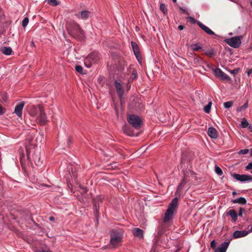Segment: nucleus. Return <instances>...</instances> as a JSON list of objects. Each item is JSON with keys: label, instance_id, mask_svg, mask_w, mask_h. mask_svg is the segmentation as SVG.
<instances>
[{"label": "nucleus", "instance_id": "37998d69", "mask_svg": "<svg viewBox=\"0 0 252 252\" xmlns=\"http://www.w3.org/2000/svg\"><path fill=\"white\" fill-rule=\"evenodd\" d=\"M233 102L232 101H227L224 103L223 106L225 108H230L233 105Z\"/></svg>", "mask_w": 252, "mask_h": 252}, {"label": "nucleus", "instance_id": "a18cd8bd", "mask_svg": "<svg viewBox=\"0 0 252 252\" xmlns=\"http://www.w3.org/2000/svg\"><path fill=\"white\" fill-rule=\"evenodd\" d=\"M29 23V18L28 17H25L22 21V26L23 28H25Z\"/></svg>", "mask_w": 252, "mask_h": 252}, {"label": "nucleus", "instance_id": "dca6fc26", "mask_svg": "<svg viewBox=\"0 0 252 252\" xmlns=\"http://www.w3.org/2000/svg\"><path fill=\"white\" fill-rule=\"evenodd\" d=\"M114 85L116 88L117 93L118 94L120 99H122L124 94V90L123 89L121 83L118 82L117 81H115Z\"/></svg>", "mask_w": 252, "mask_h": 252}, {"label": "nucleus", "instance_id": "c756f323", "mask_svg": "<svg viewBox=\"0 0 252 252\" xmlns=\"http://www.w3.org/2000/svg\"><path fill=\"white\" fill-rule=\"evenodd\" d=\"M91 12L88 10H83L80 13V17L82 19H86L89 18Z\"/></svg>", "mask_w": 252, "mask_h": 252}, {"label": "nucleus", "instance_id": "7ed1b4c3", "mask_svg": "<svg viewBox=\"0 0 252 252\" xmlns=\"http://www.w3.org/2000/svg\"><path fill=\"white\" fill-rule=\"evenodd\" d=\"M178 198L175 197L168 205L167 209L165 213L163 221L167 222L173 218V214L177 208Z\"/></svg>", "mask_w": 252, "mask_h": 252}, {"label": "nucleus", "instance_id": "338daca9", "mask_svg": "<svg viewBox=\"0 0 252 252\" xmlns=\"http://www.w3.org/2000/svg\"><path fill=\"white\" fill-rule=\"evenodd\" d=\"M35 252H51L48 250H42L41 251H36Z\"/></svg>", "mask_w": 252, "mask_h": 252}, {"label": "nucleus", "instance_id": "0e129e2a", "mask_svg": "<svg viewBox=\"0 0 252 252\" xmlns=\"http://www.w3.org/2000/svg\"><path fill=\"white\" fill-rule=\"evenodd\" d=\"M247 74L248 76H250V74L252 73V69H249L247 71Z\"/></svg>", "mask_w": 252, "mask_h": 252}, {"label": "nucleus", "instance_id": "72a5a7b5", "mask_svg": "<svg viewBox=\"0 0 252 252\" xmlns=\"http://www.w3.org/2000/svg\"><path fill=\"white\" fill-rule=\"evenodd\" d=\"M219 78H220L222 81L226 80L227 81H229L231 80L230 77L223 72H222Z\"/></svg>", "mask_w": 252, "mask_h": 252}, {"label": "nucleus", "instance_id": "0eeeda50", "mask_svg": "<svg viewBox=\"0 0 252 252\" xmlns=\"http://www.w3.org/2000/svg\"><path fill=\"white\" fill-rule=\"evenodd\" d=\"M102 203V198L99 196H97L93 198V205L94 209V215L98 220L99 218V210L100 205Z\"/></svg>", "mask_w": 252, "mask_h": 252}, {"label": "nucleus", "instance_id": "58836bf2", "mask_svg": "<svg viewBox=\"0 0 252 252\" xmlns=\"http://www.w3.org/2000/svg\"><path fill=\"white\" fill-rule=\"evenodd\" d=\"M248 101H247L246 102L244 105H243L241 106L238 107L237 108V111L241 112V111L247 109L248 108Z\"/></svg>", "mask_w": 252, "mask_h": 252}, {"label": "nucleus", "instance_id": "9b49d317", "mask_svg": "<svg viewBox=\"0 0 252 252\" xmlns=\"http://www.w3.org/2000/svg\"><path fill=\"white\" fill-rule=\"evenodd\" d=\"M122 129L125 134L129 136H138L139 135V132L135 133L132 128L127 125H125Z\"/></svg>", "mask_w": 252, "mask_h": 252}, {"label": "nucleus", "instance_id": "09e8293b", "mask_svg": "<svg viewBox=\"0 0 252 252\" xmlns=\"http://www.w3.org/2000/svg\"><path fill=\"white\" fill-rule=\"evenodd\" d=\"M240 68H236L233 70H229V71L232 74L235 75L237 74L240 71Z\"/></svg>", "mask_w": 252, "mask_h": 252}, {"label": "nucleus", "instance_id": "bf43d9fd", "mask_svg": "<svg viewBox=\"0 0 252 252\" xmlns=\"http://www.w3.org/2000/svg\"><path fill=\"white\" fill-rule=\"evenodd\" d=\"M186 161H187V160L186 159H185L184 158V157H183L182 159H181V167H183V165L185 164Z\"/></svg>", "mask_w": 252, "mask_h": 252}, {"label": "nucleus", "instance_id": "9d476101", "mask_svg": "<svg viewBox=\"0 0 252 252\" xmlns=\"http://www.w3.org/2000/svg\"><path fill=\"white\" fill-rule=\"evenodd\" d=\"M37 120L41 125H45L46 123L47 117L42 106H39V113L37 117Z\"/></svg>", "mask_w": 252, "mask_h": 252}, {"label": "nucleus", "instance_id": "412c9836", "mask_svg": "<svg viewBox=\"0 0 252 252\" xmlns=\"http://www.w3.org/2000/svg\"><path fill=\"white\" fill-rule=\"evenodd\" d=\"M207 134L212 138L216 139L218 137V132L213 127H210L208 128Z\"/></svg>", "mask_w": 252, "mask_h": 252}, {"label": "nucleus", "instance_id": "20e7f679", "mask_svg": "<svg viewBox=\"0 0 252 252\" xmlns=\"http://www.w3.org/2000/svg\"><path fill=\"white\" fill-rule=\"evenodd\" d=\"M123 233L119 230L113 229L110 234V243L114 246H117L121 243L122 241Z\"/></svg>", "mask_w": 252, "mask_h": 252}, {"label": "nucleus", "instance_id": "7c9ffc66", "mask_svg": "<svg viewBox=\"0 0 252 252\" xmlns=\"http://www.w3.org/2000/svg\"><path fill=\"white\" fill-rule=\"evenodd\" d=\"M20 159L21 165V166L22 167V168L23 169H24L26 167V161H25V155H24L23 152H22V153L20 152Z\"/></svg>", "mask_w": 252, "mask_h": 252}, {"label": "nucleus", "instance_id": "f8f14e48", "mask_svg": "<svg viewBox=\"0 0 252 252\" xmlns=\"http://www.w3.org/2000/svg\"><path fill=\"white\" fill-rule=\"evenodd\" d=\"M87 61L91 62L92 63H95L99 59L98 53L94 51L89 54L87 57Z\"/></svg>", "mask_w": 252, "mask_h": 252}, {"label": "nucleus", "instance_id": "e433bc0d", "mask_svg": "<svg viewBox=\"0 0 252 252\" xmlns=\"http://www.w3.org/2000/svg\"><path fill=\"white\" fill-rule=\"evenodd\" d=\"M159 8L164 15L167 13V9L165 4L161 3L160 4Z\"/></svg>", "mask_w": 252, "mask_h": 252}, {"label": "nucleus", "instance_id": "79ce46f5", "mask_svg": "<svg viewBox=\"0 0 252 252\" xmlns=\"http://www.w3.org/2000/svg\"><path fill=\"white\" fill-rule=\"evenodd\" d=\"M204 61L203 60V59L199 57V56H196V57L194 59V63H200L202 62H204Z\"/></svg>", "mask_w": 252, "mask_h": 252}, {"label": "nucleus", "instance_id": "4be33fe9", "mask_svg": "<svg viewBox=\"0 0 252 252\" xmlns=\"http://www.w3.org/2000/svg\"><path fill=\"white\" fill-rule=\"evenodd\" d=\"M226 216H230L232 218V220L233 222H235L238 218V214L234 209H231L229 212L226 213Z\"/></svg>", "mask_w": 252, "mask_h": 252}, {"label": "nucleus", "instance_id": "864d4df0", "mask_svg": "<svg viewBox=\"0 0 252 252\" xmlns=\"http://www.w3.org/2000/svg\"><path fill=\"white\" fill-rule=\"evenodd\" d=\"M132 74L133 76V77H132V80H133L137 77V73L135 69L132 70Z\"/></svg>", "mask_w": 252, "mask_h": 252}, {"label": "nucleus", "instance_id": "5fc2aeb1", "mask_svg": "<svg viewBox=\"0 0 252 252\" xmlns=\"http://www.w3.org/2000/svg\"><path fill=\"white\" fill-rule=\"evenodd\" d=\"M6 112V110L0 104V115H3Z\"/></svg>", "mask_w": 252, "mask_h": 252}, {"label": "nucleus", "instance_id": "3c124183", "mask_svg": "<svg viewBox=\"0 0 252 252\" xmlns=\"http://www.w3.org/2000/svg\"><path fill=\"white\" fill-rule=\"evenodd\" d=\"M249 151V150L248 149H243V150H241L240 151H239L238 152V154L239 155L246 154L248 153Z\"/></svg>", "mask_w": 252, "mask_h": 252}, {"label": "nucleus", "instance_id": "f257e3e1", "mask_svg": "<svg viewBox=\"0 0 252 252\" xmlns=\"http://www.w3.org/2000/svg\"><path fill=\"white\" fill-rule=\"evenodd\" d=\"M27 158L32 165L33 162L36 165H40L42 162L40 161V153L36 151L34 146L32 144L26 146Z\"/></svg>", "mask_w": 252, "mask_h": 252}, {"label": "nucleus", "instance_id": "6ab92c4d", "mask_svg": "<svg viewBox=\"0 0 252 252\" xmlns=\"http://www.w3.org/2000/svg\"><path fill=\"white\" fill-rule=\"evenodd\" d=\"M197 25L202 30L204 31L208 34L210 35H215V33L213 31H212L208 27L203 24L201 22H198L197 23Z\"/></svg>", "mask_w": 252, "mask_h": 252}, {"label": "nucleus", "instance_id": "774afa93", "mask_svg": "<svg viewBox=\"0 0 252 252\" xmlns=\"http://www.w3.org/2000/svg\"><path fill=\"white\" fill-rule=\"evenodd\" d=\"M248 129L251 132H252V125H250L249 126H248Z\"/></svg>", "mask_w": 252, "mask_h": 252}, {"label": "nucleus", "instance_id": "c85d7f7f", "mask_svg": "<svg viewBox=\"0 0 252 252\" xmlns=\"http://www.w3.org/2000/svg\"><path fill=\"white\" fill-rule=\"evenodd\" d=\"M35 135L36 136V141L37 142H41L42 140H43L44 137V134H43V133L42 132H37V131H35Z\"/></svg>", "mask_w": 252, "mask_h": 252}, {"label": "nucleus", "instance_id": "ddd939ff", "mask_svg": "<svg viewBox=\"0 0 252 252\" xmlns=\"http://www.w3.org/2000/svg\"><path fill=\"white\" fill-rule=\"evenodd\" d=\"M39 106L41 105H38V107H36L34 105H30L28 107V111L30 116L32 117H35L39 113Z\"/></svg>", "mask_w": 252, "mask_h": 252}, {"label": "nucleus", "instance_id": "a211bd4d", "mask_svg": "<svg viewBox=\"0 0 252 252\" xmlns=\"http://www.w3.org/2000/svg\"><path fill=\"white\" fill-rule=\"evenodd\" d=\"M250 231L244 230L242 231L236 230L233 232V237L234 238H238L247 236Z\"/></svg>", "mask_w": 252, "mask_h": 252}, {"label": "nucleus", "instance_id": "aec40b11", "mask_svg": "<svg viewBox=\"0 0 252 252\" xmlns=\"http://www.w3.org/2000/svg\"><path fill=\"white\" fill-rule=\"evenodd\" d=\"M132 234L135 236L139 239L143 238V230L139 228H134L132 230Z\"/></svg>", "mask_w": 252, "mask_h": 252}, {"label": "nucleus", "instance_id": "680f3d73", "mask_svg": "<svg viewBox=\"0 0 252 252\" xmlns=\"http://www.w3.org/2000/svg\"><path fill=\"white\" fill-rule=\"evenodd\" d=\"M88 189L86 187H84V188H82V194L86 193L88 192Z\"/></svg>", "mask_w": 252, "mask_h": 252}, {"label": "nucleus", "instance_id": "b1692460", "mask_svg": "<svg viewBox=\"0 0 252 252\" xmlns=\"http://www.w3.org/2000/svg\"><path fill=\"white\" fill-rule=\"evenodd\" d=\"M0 50L2 53L5 55H10L13 52L12 48L10 47H2Z\"/></svg>", "mask_w": 252, "mask_h": 252}, {"label": "nucleus", "instance_id": "603ef678", "mask_svg": "<svg viewBox=\"0 0 252 252\" xmlns=\"http://www.w3.org/2000/svg\"><path fill=\"white\" fill-rule=\"evenodd\" d=\"M84 64L87 67H90L93 63L91 62H89V61H87V58H86Z\"/></svg>", "mask_w": 252, "mask_h": 252}, {"label": "nucleus", "instance_id": "393cba45", "mask_svg": "<svg viewBox=\"0 0 252 252\" xmlns=\"http://www.w3.org/2000/svg\"><path fill=\"white\" fill-rule=\"evenodd\" d=\"M231 202L233 203H238L241 205H245L247 203V200L243 197H240L237 199H232Z\"/></svg>", "mask_w": 252, "mask_h": 252}, {"label": "nucleus", "instance_id": "2eb2a0df", "mask_svg": "<svg viewBox=\"0 0 252 252\" xmlns=\"http://www.w3.org/2000/svg\"><path fill=\"white\" fill-rule=\"evenodd\" d=\"M25 102L24 101L20 102L16 105L14 110V113L19 118L22 117V111L25 105Z\"/></svg>", "mask_w": 252, "mask_h": 252}, {"label": "nucleus", "instance_id": "ea45409f", "mask_svg": "<svg viewBox=\"0 0 252 252\" xmlns=\"http://www.w3.org/2000/svg\"><path fill=\"white\" fill-rule=\"evenodd\" d=\"M215 168V172L218 175L221 176L222 175V170L219 166L216 165Z\"/></svg>", "mask_w": 252, "mask_h": 252}, {"label": "nucleus", "instance_id": "c9c22d12", "mask_svg": "<svg viewBox=\"0 0 252 252\" xmlns=\"http://www.w3.org/2000/svg\"><path fill=\"white\" fill-rule=\"evenodd\" d=\"M47 3L50 5L55 6L58 5L59 4V2L57 0H46Z\"/></svg>", "mask_w": 252, "mask_h": 252}, {"label": "nucleus", "instance_id": "2f4dec72", "mask_svg": "<svg viewBox=\"0 0 252 252\" xmlns=\"http://www.w3.org/2000/svg\"><path fill=\"white\" fill-rule=\"evenodd\" d=\"M165 231V227L163 225H161L159 226L158 229L157 235L158 236H160L162 235Z\"/></svg>", "mask_w": 252, "mask_h": 252}, {"label": "nucleus", "instance_id": "423d86ee", "mask_svg": "<svg viewBox=\"0 0 252 252\" xmlns=\"http://www.w3.org/2000/svg\"><path fill=\"white\" fill-rule=\"evenodd\" d=\"M243 36H236L231 38H227L224 40V41L231 47L237 48L240 47L241 44V39Z\"/></svg>", "mask_w": 252, "mask_h": 252}, {"label": "nucleus", "instance_id": "a19ab883", "mask_svg": "<svg viewBox=\"0 0 252 252\" xmlns=\"http://www.w3.org/2000/svg\"><path fill=\"white\" fill-rule=\"evenodd\" d=\"M187 19L192 24H197V23L198 22H200L199 21L196 20L195 19H194V18H193L192 17H191V16H189L187 18Z\"/></svg>", "mask_w": 252, "mask_h": 252}, {"label": "nucleus", "instance_id": "c03bdc74", "mask_svg": "<svg viewBox=\"0 0 252 252\" xmlns=\"http://www.w3.org/2000/svg\"><path fill=\"white\" fill-rule=\"evenodd\" d=\"M75 70L77 72H78L80 74H83V67L81 65H76L75 67Z\"/></svg>", "mask_w": 252, "mask_h": 252}, {"label": "nucleus", "instance_id": "6e6d98bb", "mask_svg": "<svg viewBox=\"0 0 252 252\" xmlns=\"http://www.w3.org/2000/svg\"><path fill=\"white\" fill-rule=\"evenodd\" d=\"M4 17H5V15H4L3 12H2V8L1 7H0V21L2 19H4Z\"/></svg>", "mask_w": 252, "mask_h": 252}, {"label": "nucleus", "instance_id": "49530a36", "mask_svg": "<svg viewBox=\"0 0 252 252\" xmlns=\"http://www.w3.org/2000/svg\"><path fill=\"white\" fill-rule=\"evenodd\" d=\"M216 246L217 243L215 240H213V241H211L210 243V247L213 250H214V252L215 251V250H216V249L217 248H216Z\"/></svg>", "mask_w": 252, "mask_h": 252}, {"label": "nucleus", "instance_id": "e2e57ef3", "mask_svg": "<svg viewBox=\"0 0 252 252\" xmlns=\"http://www.w3.org/2000/svg\"><path fill=\"white\" fill-rule=\"evenodd\" d=\"M185 26H183V25H179L178 27V29L180 30V31H182V30H183L184 29H185Z\"/></svg>", "mask_w": 252, "mask_h": 252}, {"label": "nucleus", "instance_id": "a878e982", "mask_svg": "<svg viewBox=\"0 0 252 252\" xmlns=\"http://www.w3.org/2000/svg\"><path fill=\"white\" fill-rule=\"evenodd\" d=\"M8 98L6 93H2L0 94V101L3 104L8 103Z\"/></svg>", "mask_w": 252, "mask_h": 252}, {"label": "nucleus", "instance_id": "13d9d810", "mask_svg": "<svg viewBox=\"0 0 252 252\" xmlns=\"http://www.w3.org/2000/svg\"><path fill=\"white\" fill-rule=\"evenodd\" d=\"M179 8L180 10H182L184 14L187 15L189 14V12L186 9H184L182 7L179 6Z\"/></svg>", "mask_w": 252, "mask_h": 252}, {"label": "nucleus", "instance_id": "de8ad7c7", "mask_svg": "<svg viewBox=\"0 0 252 252\" xmlns=\"http://www.w3.org/2000/svg\"><path fill=\"white\" fill-rule=\"evenodd\" d=\"M18 235L23 238V239L26 241H27L28 243H30L29 242V239L26 236H24L23 233H22L21 232H19L18 233Z\"/></svg>", "mask_w": 252, "mask_h": 252}, {"label": "nucleus", "instance_id": "4d7b16f0", "mask_svg": "<svg viewBox=\"0 0 252 252\" xmlns=\"http://www.w3.org/2000/svg\"><path fill=\"white\" fill-rule=\"evenodd\" d=\"M246 170H250L252 169V162L248 163V164L245 167Z\"/></svg>", "mask_w": 252, "mask_h": 252}, {"label": "nucleus", "instance_id": "473e14b6", "mask_svg": "<svg viewBox=\"0 0 252 252\" xmlns=\"http://www.w3.org/2000/svg\"><path fill=\"white\" fill-rule=\"evenodd\" d=\"M212 70L214 71V75L217 78H220V76L221 74L223 72L220 68H213Z\"/></svg>", "mask_w": 252, "mask_h": 252}, {"label": "nucleus", "instance_id": "052dcab7", "mask_svg": "<svg viewBox=\"0 0 252 252\" xmlns=\"http://www.w3.org/2000/svg\"><path fill=\"white\" fill-rule=\"evenodd\" d=\"M72 142V138L70 137H68L67 138V144L68 146H69Z\"/></svg>", "mask_w": 252, "mask_h": 252}, {"label": "nucleus", "instance_id": "39448f33", "mask_svg": "<svg viewBox=\"0 0 252 252\" xmlns=\"http://www.w3.org/2000/svg\"><path fill=\"white\" fill-rule=\"evenodd\" d=\"M128 123L135 129H139L141 128L142 122L139 116L131 114L127 118Z\"/></svg>", "mask_w": 252, "mask_h": 252}, {"label": "nucleus", "instance_id": "cd10ccee", "mask_svg": "<svg viewBox=\"0 0 252 252\" xmlns=\"http://www.w3.org/2000/svg\"><path fill=\"white\" fill-rule=\"evenodd\" d=\"M190 47L193 51H200L202 50L203 51H204V50H202V47L199 45V43H198L192 44L190 45Z\"/></svg>", "mask_w": 252, "mask_h": 252}, {"label": "nucleus", "instance_id": "4468645a", "mask_svg": "<svg viewBox=\"0 0 252 252\" xmlns=\"http://www.w3.org/2000/svg\"><path fill=\"white\" fill-rule=\"evenodd\" d=\"M27 215V213L25 211H18L16 214L12 213L10 214L9 218L11 219L16 220L18 218L21 219H25V216Z\"/></svg>", "mask_w": 252, "mask_h": 252}, {"label": "nucleus", "instance_id": "f3484780", "mask_svg": "<svg viewBox=\"0 0 252 252\" xmlns=\"http://www.w3.org/2000/svg\"><path fill=\"white\" fill-rule=\"evenodd\" d=\"M229 241H225L222 243L215 250L214 252H225L229 245Z\"/></svg>", "mask_w": 252, "mask_h": 252}, {"label": "nucleus", "instance_id": "1a4fd4ad", "mask_svg": "<svg viewBox=\"0 0 252 252\" xmlns=\"http://www.w3.org/2000/svg\"><path fill=\"white\" fill-rule=\"evenodd\" d=\"M131 45L134 54L140 63H141L142 56L139 49V47L137 44L134 41L131 42Z\"/></svg>", "mask_w": 252, "mask_h": 252}, {"label": "nucleus", "instance_id": "6e6552de", "mask_svg": "<svg viewBox=\"0 0 252 252\" xmlns=\"http://www.w3.org/2000/svg\"><path fill=\"white\" fill-rule=\"evenodd\" d=\"M231 176L235 180L241 182H245L247 181H252V176L247 174L240 175L237 173H231Z\"/></svg>", "mask_w": 252, "mask_h": 252}, {"label": "nucleus", "instance_id": "5701e85b", "mask_svg": "<svg viewBox=\"0 0 252 252\" xmlns=\"http://www.w3.org/2000/svg\"><path fill=\"white\" fill-rule=\"evenodd\" d=\"M188 181L189 180H187L186 177L185 176L179 184L175 193L176 194L178 192L180 191Z\"/></svg>", "mask_w": 252, "mask_h": 252}, {"label": "nucleus", "instance_id": "f704fd0d", "mask_svg": "<svg viewBox=\"0 0 252 252\" xmlns=\"http://www.w3.org/2000/svg\"><path fill=\"white\" fill-rule=\"evenodd\" d=\"M212 104V102L210 101L207 105L204 106L203 110L206 113H209L210 112Z\"/></svg>", "mask_w": 252, "mask_h": 252}, {"label": "nucleus", "instance_id": "f03ea898", "mask_svg": "<svg viewBox=\"0 0 252 252\" xmlns=\"http://www.w3.org/2000/svg\"><path fill=\"white\" fill-rule=\"evenodd\" d=\"M67 31L69 35L78 40L82 39L84 33L80 26L74 22L68 23L66 26Z\"/></svg>", "mask_w": 252, "mask_h": 252}, {"label": "nucleus", "instance_id": "69168bd1", "mask_svg": "<svg viewBox=\"0 0 252 252\" xmlns=\"http://www.w3.org/2000/svg\"><path fill=\"white\" fill-rule=\"evenodd\" d=\"M114 109L116 112L117 116L118 117V108L115 104L114 105Z\"/></svg>", "mask_w": 252, "mask_h": 252}, {"label": "nucleus", "instance_id": "bb28decb", "mask_svg": "<svg viewBox=\"0 0 252 252\" xmlns=\"http://www.w3.org/2000/svg\"><path fill=\"white\" fill-rule=\"evenodd\" d=\"M216 51L215 50V49L214 48H211L208 49V50H206L204 54L206 56L211 58L212 56H215L216 55Z\"/></svg>", "mask_w": 252, "mask_h": 252}, {"label": "nucleus", "instance_id": "4c0bfd02", "mask_svg": "<svg viewBox=\"0 0 252 252\" xmlns=\"http://www.w3.org/2000/svg\"><path fill=\"white\" fill-rule=\"evenodd\" d=\"M249 124L245 118H243L241 122V126L242 128L248 127Z\"/></svg>", "mask_w": 252, "mask_h": 252}, {"label": "nucleus", "instance_id": "8fccbe9b", "mask_svg": "<svg viewBox=\"0 0 252 252\" xmlns=\"http://www.w3.org/2000/svg\"><path fill=\"white\" fill-rule=\"evenodd\" d=\"M245 210L244 208L241 207L239 209V213L238 214V216L242 217L243 216V213H245Z\"/></svg>", "mask_w": 252, "mask_h": 252}]
</instances>
